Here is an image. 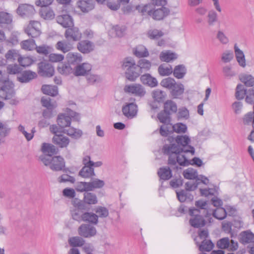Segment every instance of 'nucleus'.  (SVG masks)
Listing matches in <instances>:
<instances>
[{
    "mask_svg": "<svg viewBox=\"0 0 254 254\" xmlns=\"http://www.w3.org/2000/svg\"><path fill=\"white\" fill-rule=\"evenodd\" d=\"M163 149L165 153L169 156L168 164L172 169L178 170L182 169L177 165V163L182 166H188L191 164L190 161L182 154L184 151H179L176 146L164 147Z\"/></svg>",
    "mask_w": 254,
    "mask_h": 254,
    "instance_id": "nucleus-1",
    "label": "nucleus"
},
{
    "mask_svg": "<svg viewBox=\"0 0 254 254\" xmlns=\"http://www.w3.org/2000/svg\"><path fill=\"white\" fill-rule=\"evenodd\" d=\"M175 141L177 144L174 143L170 145H165L164 147L176 146L179 151H184V153H190L192 155H194L195 149L193 146L190 145L191 140L188 135H177Z\"/></svg>",
    "mask_w": 254,
    "mask_h": 254,
    "instance_id": "nucleus-2",
    "label": "nucleus"
},
{
    "mask_svg": "<svg viewBox=\"0 0 254 254\" xmlns=\"http://www.w3.org/2000/svg\"><path fill=\"white\" fill-rule=\"evenodd\" d=\"M123 64V68L126 69L125 76L131 81H134L140 74L142 73L143 69L145 68L149 69L151 64Z\"/></svg>",
    "mask_w": 254,
    "mask_h": 254,
    "instance_id": "nucleus-3",
    "label": "nucleus"
},
{
    "mask_svg": "<svg viewBox=\"0 0 254 254\" xmlns=\"http://www.w3.org/2000/svg\"><path fill=\"white\" fill-rule=\"evenodd\" d=\"M189 214L191 216L189 222L194 228H200L205 226L206 222L204 217H208L209 214H202L201 211L197 209H189Z\"/></svg>",
    "mask_w": 254,
    "mask_h": 254,
    "instance_id": "nucleus-4",
    "label": "nucleus"
},
{
    "mask_svg": "<svg viewBox=\"0 0 254 254\" xmlns=\"http://www.w3.org/2000/svg\"><path fill=\"white\" fill-rule=\"evenodd\" d=\"M74 207L70 210L72 218L78 222H81L83 217V214L87 211L86 205L81 200L75 199L73 201Z\"/></svg>",
    "mask_w": 254,
    "mask_h": 254,
    "instance_id": "nucleus-5",
    "label": "nucleus"
},
{
    "mask_svg": "<svg viewBox=\"0 0 254 254\" xmlns=\"http://www.w3.org/2000/svg\"><path fill=\"white\" fill-rule=\"evenodd\" d=\"M151 5L146 4L144 5L140 10L142 13L145 12H147L148 14L152 17V18L156 20H161L164 17L167 16L170 10L169 9L165 7H162L160 8L154 9L152 10L150 9Z\"/></svg>",
    "mask_w": 254,
    "mask_h": 254,
    "instance_id": "nucleus-6",
    "label": "nucleus"
},
{
    "mask_svg": "<svg viewBox=\"0 0 254 254\" xmlns=\"http://www.w3.org/2000/svg\"><path fill=\"white\" fill-rule=\"evenodd\" d=\"M24 32L28 36L35 38L39 37L41 33V23L36 20H30L25 27Z\"/></svg>",
    "mask_w": 254,
    "mask_h": 254,
    "instance_id": "nucleus-7",
    "label": "nucleus"
},
{
    "mask_svg": "<svg viewBox=\"0 0 254 254\" xmlns=\"http://www.w3.org/2000/svg\"><path fill=\"white\" fill-rule=\"evenodd\" d=\"M15 95L13 87H9L8 85H3L0 88V99L10 100L9 103L11 105H16L18 101L13 99Z\"/></svg>",
    "mask_w": 254,
    "mask_h": 254,
    "instance_id": "nucleus-8",
    "label": "nucleus"
},
{
    "mask_svg": "<svg viewBox=\"0 0 254 254\" xmlns=\"http://www.w3.org/2000/svg\"><path fill=\"white\" fill-rule=\"evenodd\" d=\"M78 234L84 238H91L96 235L97 233L96 229L93 226L83 224L78 229Z\"/></svg>",
    "mask_w": 254,
    "mask_h": 254,
    "instance_id": "nucleus-9",
    "label": "nucleus"
},
{
    "mask_svg": "<svg viewBox=\"0 0 254 254\" xmlns=\"http://www.w3.org/2000/svg\"><path fill=\"white\" fill-rule=\"evenodd\" d=\"M64 37L68 41L76 42L80 40L82 34L78 27L72 26L65 30Z\"/></svg>",
    "mask_w": 254,
    "mask_h": 254,
    "instance_id": "nucleus-10",
    "label": "nucleus"
},
{
    "mask_svg": "<svg viewBox=\"0 0 254 254\" xmlns=\"http://www.w3.org/2000/svg\"><path fill=\"white\" fill-rule=\"evenodd\" d=\"M17 13L22 17H30L35 14V10L32 5L23 4L18 6Z\"/></svg>",
    "mask_w": 254,
    "mask_h": 254,
    "instance_id": "nucleus-11",
    "label": "nucleus"
},
{
    "mask_svg": "<svg viewBox=\"0 0 254 254\" xmlns=\"http://www.w3.org/2000/svg\"><path fill=\"white\" fill-rule=\"evenodd\" d=\"M124 90L127 93H131L140 97L143 96L146 93L143 86L138 84L126 85L124 87Z\"/></svg>",
    "mask_w": 254,
    "mask_h": 254,
    "instance_id": "nucleus-12",
    "label": "nucleus"
},
{
    "mask_svg": "<svg viewBox=\"0 0 254 254\" xmlns=\"http://www.w3.org/2000/svg\"><path fill=\"white\" fill-rule=\"evenodd\" d=\"M94 0H78L76 2V5L83 13H88L93 10L95 7Z\"/></svg>",
    "mask_w": 254,
    "mask_h": 254,
    "instance_id": "nucleus-13",
    "label": "nucleus"
},
{
    "mask_svg": "<svg viewBox=\"0 0 254 254\" xmlns=\"http://www.w3.org/2000/svg\"><path fill=\"white\" fill-rule=\"evenodd\" d=\"M122 112L125 116L128 119H132L137 114V106L134 103H127L123 107Z\"/></svg>",
    "mask_w": 254,
    "mask_h": 254,
    "instance_id": "nucleus-14",
    "label": "nucleus"
},
{
    "mask_svg": "<svg viewBox=\"0 0 254 254\" xmlns=\"http://www.w3.org/2000/svg\"><path fill=\"white\" fill-rule=\"evenodd\" d=\"M17 76V80L21 83H27L36 78L37 74L31 70H22Z\"/></svg>",
    "mask_w": 254,
    "mask_h": 254,
    "instance_id": "nucleus-15",
    "label": "nucleus"
},
{
    "mask_svg": "<svg viewBox=\"0 0 254 254\" xmlns=\"http://www.w3.org/2000/svg\"><path fill=\"white\" fill-rule=\"evenodd\" d=\"M50 169L54 171H62L65 167V161L63 157L61 156L53 157Z\"/></svg>",
    "mask_w": 254,
    "mask_h": 254,
    "instance_id": "nucleus-16",
    "label": "nucleus"
},
{
    "mask_svg": "<svg viewBox=\"0 0 254 254\" xmlns=\"http://www.w3.org/2000/svg\"><path fill=\"white\" fill-rule=\"evenodd\" d=\"M52 142L60 148H65L68 145L70 140L68 137L62 134H59L54 135Z\"/></svg>",
    "mask_w": 254,
    "mask_h": 254,
    "instance_id": "nucleus-17",
    "label": "nucleus"
},
{
    "mask_svg": "<svg viewBox=\"0 0 254 254\" xmlns=\"http://www.w3.org/2000/svg\"><path fill=\"white\" fill-rule=\"evenodd\" d=\"M38 73L43 77H50L54 74L55 69L52 64H39Z\"/></svg>",
    "mask_w": 254,
    "mask_h": 254,
    "instance_id": "nucleus-18",
    "label": "nucleus"
},
{
    "mask_svg": "<svg viewBox=\"0 0 254 254\" xmlns=\"http://www.w3.org/2000/svg\"><path fill=\"white\" fill-rule=\"evenodd\" d=\"M57 22L65 28H68L73 26V20L69 14H62L56 17Z\"/></svg>",
    "mask_w": 254,
    "mask_h": 254,
    "instance_id": "nucleus-19",
    "label": "nucleus"
},
{
    "mask_svg": "<svg viewBox=\"0 0 254 254\" xmlns=\"http://www.w3.org/2000/svg\"><path fill=\"white\" fill-rule=\"evenodd\" d=\"M6 60L9 62H14L17 60L19 64H21L23 60H25L28 58L22 57L18 52L15 50H10L5 55Z\"/></svg>",
    "mask_w": 254,
    "mask_h": 254,
    "instance_id": "nucleus-20",
    "label": "nucleus"
},
{
    "mask_svg": "<svg viewBox=\"0 0 254 254\" xmlns=\"http://www.w3.org/2000/svg\"><path fill=\"white\" fill-rule=\"evenodd\" d=\"M94 44L88 40H83L77 44V49L82 53H89L94 49Z\"/></svg>",
    "mask_w": 254,
    "mask_h": 254,
    "instance_id": "nucleus-21",
    "label": "nucleus"
},
{
    "mask_svg": "<svg viewBox=\"0 0 254 254\" xmlns=\"http://www.w3.org/2000/svg\"><path fill=\"white\" fill-rule=\"evenodd\" d=\"M41 151L45 155L53 156L58 153V149L53 144L48 143H43L42 144Z\"/></svg>",
    "mask_w": 254,
    "mask_h": 254,
    "instance_id": "nucleus-22",
    "label": "nucleus"
},
{
    "mask_svg": "<svg viewBox=\"0 0 254 254\" xmlns=\"http://www.w3.org/2000/svg\"><path fill=\"white\" fill-rule=\"evenodd\" d=\"M31 64H7V73L9 74H19L26 66Z\"/></svg>",
    "mask_w": 254,
    "mask_h": 254,
    "instance_id": "nucleus-23",
    "label": "nucleus"
},
{
    "mask_svg": "<svg viewBox=\"0 0 254 254\" xmlns=\"http://www.w3.org/2000/svg\"><path fill=\"white\" fill-rule=\"evenodd\" d=\"M63 132L75 139L80 138L83 134L81 129L70 127L67 129H63Z\"/></svg>",
    "mask_w": 254,
    "mask_h": 254,
    "instance_id": "nucleus-24",
    "label": "nucleus"
},
{
    "mask_svg": "<svg viewBox=\"0 0 254 254\" xmlns=\"http://www.w3.org/2000/svg\"><path fill=\"white\" fill-rule=\"evenodd\" d=\"M12 22V16L9 13L0 12V25L2 27H8Z\"/></svg>",
    "mask_w": 254,
    "mask_h": 254,
    "instance_id": "nucleus-25",
    "label": "nucleus"
},
{
    "mask_svg": "<svg viewBox=\"0 0 254 254\" xmlns=\"http://www.w3.org/2000/svg\"><path fill=\"white\" fill-rule=\"evenodd\" d=\"M57 122L59 126L64 129L65 127H70L71 118L65 114H60L58 116Z\"/></svg>",
    "mask_w": 254,
    "mask_h": 254,
    "instance_id": "nucleus-26",
    "label": "nucleus"
},
{
    "mask_svg": "<svg viewBox=\"0 0 254 254\" xmlns=\"http://www.w3.org/2000/svg\"><path fill=\"white\" fill-rule=\"evenodd\" d=\"M91 70L90 64H77L75 67L73 73L74 75L84 76Z\"/></svg>",
    "mask_w": 254,
    "mask_h": 254,
    "instance_id": "nucleus-27",
    "label": "nucleus"
},
{
    "mask_svg": "<svg viewBox=\"0 0 254 254\" xmlns=\"http://www.w3.org/2000/svg\"><path fill=\"white\" fill-rule=\"evenodd\" d=\"M140 80L142 83L150 87H156L158 85V81L156 78L151 76L149 74H145L141 75Z\"/></svg>",
    "mask_w": 254,
    "mask_h": 254,
    "instance_id": "nucleus-28",
    "label": "nucleus"
},
{
    "mask_svg": "<svg viewBox=\"0 0 254 254\" xmlns=\"http://www.w3.org/2000/svg\"><path fill=\"white\" fill-rule=\"evenodd\" d=\"M40 16L45 20L53 19L55 16L53 10L50 7H41L39 10Z\"/></svg>",
    "mask_w": 254,
    "mask_h": 254,
    "instance_id": "nucleus-29",
    "label": "nucleus"
},
{
    "mask_svg": "<svg viewBox=\"0 0 254 254\" xmlns=\"http://www.w3.org/2000/svg\"><path fill=\"white\" fill-rule=\"evenodd\" d=\"M157 174L161 180L166 181L172 177V170L169 167H163L159 169Z\"/></svg>",
    "mask_w": 254,
    "mask_h": 254,
    "instance_id": "nucleus-30",
    "label": "nucleus"
},
{
    "mask_svg": "<svg viewBox=\"0 0 254 254\" xmlns=\"http://www.w3.org/2000/svg\"><path fill=\"white\" fill-rule=\"evenodd\" d=\"M56 48L63 52L64 53L69 52L72 48V45L71 44L70 41L63 40L57 42L56 45Z\"/></svg>",
    "mask_w": 254,
    "mask_h": 254,
    "instance_id": "nucleus-31",
    "label": "nucleus"
},
{
    "mask_svg": "<svg viewBox=\"0 0 254 254\" xmlns=\"http://www.w3.org/2000/svg\"><path fill=\"white\" fill-rule=\"evenodd\" d=\"M132 53L138 58L147 57L149 55L147 49L142 45H138L132 50Z\"/></svg>",
    "mask_w": 254,
    "mask_h": 254,
    "instance_id": "nucleus-32",
    "label": "nucleus"
},
{
    "mask_svg": "<svg viewBox=\"0 0 254 254\" xmlns=\"http://www.w3.org/2000/svg\"><path fill=\"white\" fill-rule=\"evenodd\" d=\"M178 55L175 53L170 51L162 52L160 55V60L162 62L167 63L172 62L177 59Z\"/></svg>",
    "mask_w": 254,
    "mask_h": 254,
    "instance_id": "nucleus-33",
    "label": "nucleus"
},
{
    "mask_svg": "<svg viewBox=\"0 0 254 254\" xmlns=\"http://www.w3.org/2000/svg\"><path fill=\"white\" fill-rule=\"evenodd\" d=\"M41 90L44 94L53 97L58 94V88L55 85H43L42 86Z\"/></svg>",
    "mask_w": 254,
    "mask_h": 254,
    "instance_id": "nucleus-34",
    "label": "nucleus"
},
{
    "mask_svg": "<svg viewBox=\"0 0 254 254\" xmlns=\"http://www.w3.org/2000/svg\"><path fill=\"white\" fill-rule=\"evenodd\" d=\"M176 193L178 200L182 202H185L187 200L192 201L193 199V196L185 190H182L179 191H176Z\"/></svg>",
    "mask_w": 254,
    "mask_h": 254,
    "instance_id": "nucleus-35",
    "label": "nucleus"
},
{
    "mask_svg": "<svg viewBox=\"0 0 254 254\" xmlns=\"http://www.w3.org/2000/svg\"><path fill=\"white\" fill-rule=\"evenodd\" d=\"M82 221L87 222L93 224H97L98 222V216L95 213L88 212L85 211L83 214Z\"/></svg>",
    "mask_w": 254,
    "mask_h": 254,
    "instance_id": "nucleus-36",
    "label": "nucleus"
},
{
    "mask_svg": "<svg viewBox=\"0 0 254 254\" xmlns=\"http://www.w3.org/2000/svg\"><path fill=\"white\" fill-rule=\"evenodd\" d=\"M84 203L88 204H96L98 202L96 195L93 192H85L84 194Z\"/></svg>",
    "mask_w": 254,
    "mask_h": 254,
    "instance_id": "nucleus-37",
    "label": "nucleus"
},
{
    "mask_svg": "<svg viewBox=\"0 0 254 254\" xmlns=\"http://www.w3.org/2000/svg\"><path fill=\"white\" fill-rule=\"evenodd\" d=\"M240 242L243 244H248L254 241V234L251 232L244 231L240 234Z\"/></svg>",
    "mask_w": 254,
    "mask_h": 254,
    "instance_id": "nucleus-38",
    "label": "nucleus"
},
{
    "mask_svg": "<svg viewBox=\"0 0 254 254\" xmlns=\"http://www.w3.org/2000/svg\"><path fill=\"white\" fill-rule=\"evenodd\" d=\"M164 111L170 115L175 113L177 111V104L172 100H167L164 103Z\"/></svg>",
    "mask_w": 254,
    "mask_h": 254,
    "instance_id": "nucleus-39",
    "label": "nucleus"
},
{
    "mask_svg": "<svg viewBox=\"0 0 254 254\" xmlns=\"http://www.w3.org/2000/svg\"><path fill=\"white\" fill-rule=\"evenodd\" d=\"M79 175L85 178L95 176L94 168L90 166H84L79 171Z\"/></svg>",
    "mask_w": 254,
    "mask_h": 254,
    "instance_id": "nucleus-40",
    "label": "nucleus"
},
{
    "mask_svg": "<svg viewBox=\"0 0 254 254\" xmlns=\"http://www.w3.org/2000/svg\"><path fill=\"white\" fill-rule=\"evenodd\" d=\"M127 27L123 25H116L112 27L111 32L114 33L117 37H122L126 34Z\"/></svg>",
    "mask_w": 254,
    "mask_h": 254,
    "instance_id": "nucleus-41",
    "label": "nucleus"
},
{
    "mask_svg": "<svg viewBox=\"0 0 254 254\" xmlns=\"http://www.w3.org/2000/svg\"><path fill=\"white\" fill-rule=\"evenodd\" d=\"M68 62L70 64H79L82 61L80 54L77 53H69L67 55Z\"/></svg>",
    "mask_w": 254,
    "mask_h": 254,
    "instance_id": "nucleus-42",
    "label": "nucleus"
},
{
    "mask_svg": "<svg viewBox=\"0 0 254 254\" xmlns=\"http://www.w3.org/2000/svg\"><path fill=\"white\" fill-rule=\"evenodd\" d=\"M186 68L183 64H178L176 66L174 70L173 74L175 77L178 79H181L184 77L186 73Z\"/></svg>",
    "mask_w": 254,
    "mask_h": 254,
    "instance_id": "nucleus-43",
    "label": "nucleus"
},
{
    "mask_svg": "<svg viewBox=\"0 0 254 254\" xmlns=\"http://www.w3.org/2000/svg\"><path fill=\"white\" fill-rule=\"evenodd\" d=\"M223 72L225 77L230 78L235 76L239 71L230 65H228L223 67Z\"/></svg>",
    "mask_w": 254,
    "mask_h": 254,
    "instance_id": "nucleus-44",
    "label": "nucleus"
},
{
    "mask_svg": "<svg viewBox=\"0 0 254 254\" xmlns=\"http://www.w3.org/2000/svg\"><path fill=\"white\" fill-rule=\"evenodd\" d=\"M171 115L163 110L157 115V118L160 122L164 124H169L171 123Z\"/></svg>",
    "mask_w": 254,
    "mask_h": 254,
    "instance_id": "nucleus-45",
    "label": "nucleus"
},
{
    "mask_svg": "<svg viewBox=\"0 0 254 254\" xmlns=\"http://www.w3.org/2000/svg\"><path fill=\"white\" fill-rule=\"evenodd\" d=\"M196 244L199 246V250L200 251L209 252L213 248L214 245L210 240H204L200 245H198V243Z\"/></svg>",
    "mask_w": 254,
    "mask_h": 254,
    "instance_id": "nucleus-46",
    "label": "nucleus"
},
{
    "mask_svg": "<svg viewBox=\"0 0 254 254\" xmlns=\"http://www.w3.org/2000/svg\"><path fill=\"white\" fill-rule=\"evenodd\" d=\"M171 94L174 98H178L184 91V85L182 84H175L173 88H171Z\"/></svg>",
    "mask_w": 254,
    "mask_h": 254,
    "instance_id": "nucleus-47",
    "label": "nucleus"
},
{
    "mask_svg": "<svg viewBox=\"0 0 254 254\" xmlns=\"http://www.w3.org/2000/svg\"><path fill=\"white\" fill-rule=\"evenodd\" d=\"M234 49L237 62L239 64H245L246 60L243 52L239 48L236 44H235Z\"/></svg>",
    "mask_w": 254,
    "mask_h": 254,
    "instance_id": "nucleus-48",
    "label": "nucleus"
},
{
    "mask_svg": "<svg viewBox=\"0 0 254 254\" xmlns=\"http://www.w3.org/2000/svg\"><path fill=\"white\" fill-rule=\"evenodd\" d=\"M159 73L162 76H166L171 74L173 72L172 67L170 64H160L158 69Z\"/></svg>",
    "mask_w": 254,
    "mask_h": 254,
    "instance_id": "nucleus-49",
    "label": "nucleus"
},
{
    "mask_svg": "<svg viewBox=\"0 0 254 254\" xmlns=\"http://www.w3.org/2000/svg\"><path fill=\"white\" fill-rule=\"evenodd\" d=\"M35 49L38 54L44 55L45 56H47L50 54L53 50L51 47L46 45L36 46Z\"/></svg>",
    "mask_w": 254,
    "mask_h": 254,
    "instance_id": "nucleus-50",
    "label": "nucleus"
},
{
    "mask_svg": "<svg viewBox=\"0 0 254 254\" xmlns=\"http://www.w3.org/2000/svg\"><path fill=\"white\" fill-rule=\"evenodd\" d=\"M68 242L69 245L73 247L82 246L85 243V241L82 238L77 236L70 238Z\"/></svg>",
    "mask_w": 254,
    "mask_h": 254,
    "instance_id": "nucleus-51",
    "label": "nucleus"
},
{
    "mask_svg": "<svg viewBox=\"0 0 254 254\" xmlns=\"http://www.w3.org/2000/svg\"><path fill=\"white\" fill-rule=\"evenodd\" d=\"M212 215L218 220H223L227 216V211L226 209L223 207H219L213 212Z\"/></svg>",
    "mask_w": 254,
    "mask_h": 254,
    "instance_id": "nucleus-52",
    "label": "nucleus"
},
{
    "mask_svg": "<svg viewBox=\"0 0 254 254\" xmlns=\"http://www.w3.org/2000/svg\"><path fill=\"white\" fill-rule=\"evenodd\" d=\"M183 175L186 179L190 180H196L198 176L196 170L191 168L185 170L183 172Z\"/></svg>",
    "mask_w": 254,
    "mask_h": 254,
    "instance_id": "nucleus-53",
    "label": "nucleus"
},
{
    "mask_svg": "<svg viewBox=\"0 0 254 254\" xmlns=\"http://www.w3.org/2000/svg\"><path fill=\"white\" fill-rule=\"evenodd\" d=\"M247 89H245L244 86L242 84H238L236 88L235 97L238 100L244 99L247 94Z\"/></svg>",
    "mask_w": 254,
    "mask_h": 254,
    "instance_id": "nucleus-54",
    "label": "nucleus"
},
{
    "mask_svg": "<svg viewBox=\"0 0 254 254\" xmlns=\"http://www.w3.org/2000/svg\"><path fill=\"white\" fill-rule=\"evenodd\" d=\"M173 131L177 133H185L187 131V126L182 123H176L172 126Z\"/></svg>",
    "mask_w": 254,
    "mask_h": 254,
    "instance_id": "nucleus-55",
    "label": "nucleus"
},
{
    "mask_svg": "<svg viewBox=\"0 0 254 254\" xmlns=\"http://www.w3.org/2000/svg\"><path fill=\"white\" fill-rule=\"evenodd\" d=\"M240 79L247 86L252 87L254 85V77L251 75H241Z\"/></svg>",
    "mask_w": 254,
    "mask_h": 254,
    "instance_id": "nucleus-56",
    "label": "nucleus"
},
{
    "mask_svg": "<svg viewBox=\"0 0 254 254\" xmlns=\"http://www.w3.org/2000/svg\"><path fill=\"white\" fill-rule=\"evenodd\" d=\"M206 204L207 203L205 201L198 200L196 201L195 203V205L197 208H196L194 207H192L190 208L189 209H197L200 211L201 210V211L202 212H201V213H202V214H209L208 210L205 208Z\"/></svg>",
    "mask_w": 254,
    "mask_h": 254,
    "instance_id": "nucleus-57",
    "label": "nucleus"
},
{
    "mask_svg": "<svg viewBox=\"0 0 254 254\" xmlns=\"http://www.w3.org/2000/svg\"><path fill=\"white\" fill-rule=\"evenodd\" d=\"M60 4L63 5V11L69 12L73 8L72 0H56Z\"/></svg>",
    "mask_w": 254,
    "mask_h": 254,
    "instance_id": "nucleus-58",
    "label": "nucleus"
},
{
    "mask_svg": "<svg viewBox=\"0 0 254 254\" xmlns=\"http://www.w3.org/2000/svg\"><path fill=\"white\" fill-rule=\"evenodd\" d=\"M58 70L61 74L67 75L73 72L70 64H60L58 67Z\"/></svg>",
    "mask_w": 254,
    "mask_h": 254,
    "instance_id": "nucleus-59",
    "label": "nucleus"
},
{
    "mask_svg": "<svg viewBox=\"0 0 254 254\" xmlns=\"http://www.w3.org/2000/svg\"><path fill=\"white\" fill-rule=\"evenodd\" d=\"M35 46V41L33 39L25 40L21 43L22 48L25 50L31 51L34 49Z\"/></svg>",
    "mask_w": 254,
    "mask_h": 254,
    "instance_id": "nucleus-60",
    "label": "nucleus"
},
{
    "mask_svg": "<svg viewBox=\"0 0 254 254\" xmlns=\"http://www.w3.org/2000/svg\"><path fill=\"white\" fill-rule=\"evenodd\" d=\"M88 183L90 191L94 190L95 189L102 188L105 185L103 181L98 179H96L93 181Z\"/></svg>",
    "mask_w": 254,
    "mask_h": 254,
    "instance_id": "nucleus-61",
    "label": "nucleus"
},
{
    "mask_svg": "<svg viewBox=\"0 0 254 254\" xmlns=\"http://www.w3.org/2000/svg\"><path fill=\"white\" fill-rule=\"evenodd\" d=\"M243 123L244 125H252L254 128V112H249L246 114L243 118Z\"/></svg>",
    "mask_w": 254,
    "mask_h": 254,
    "instance_id": "nucleus-62",
    "label": "nucleus"
},
{
    "mask_svg": "<svg viewBox=\"0 0 254 254\" xmlns=\"http://www.w3.org/2000/svg\"><path fill=\"white\" fill-rule=\"evenodd\" d=\"M154 99L158 102H163L166 96L165 93L161 90H156L152 93Z\"/></svg>",
    "mask_w": 254,
    "mask_h": 254,
    "instance_id": "nucleus-63",
    "label": "nucleus"
},
{
    "mask_svg": "<svg viewBox=\"0 0 254 254\" xmlns=\"http://www.w3.org/2000/svg\"><path fill=\"white\" fill-rule=\"evenodd\" d=\"M176 83L175 80L171 77H167L163 79L160 83L161 86L167 88L169 89H171V88H173V86Z\"/></svg>",
    "mask_w": 254,
    "mask_h": 254,
    "instance_id": "nucleus-64",
    "label": "nucleus"
}]
</instances>
